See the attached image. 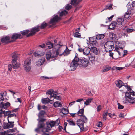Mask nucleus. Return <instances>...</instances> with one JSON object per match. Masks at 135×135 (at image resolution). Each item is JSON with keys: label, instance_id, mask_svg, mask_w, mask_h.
<instances>
[{"label": "nucleus", "instance_id": "obj_31", "mask_svg": "<svg viewBox=\"0 0 135 135\" xmlns=\"http://www.w3.org/2000/svg\"><path fill=\"white\" fill-rule=\"evenodd\" d=\"M46 44L49 49H51L53 48V44L50 41H48L46 42Z\"/></svg>", "mask_w": 135, "mask_h": 135}, {"label": "nucleus", "instance_id": "obj_63", "mask_svg": "<svg viewBox=\"0 0 135 135\" xmlns=\"http://www.w3.org/2000/svg\"><path fill=\"white\" fill-rule=\"evenodd\" d=\"M40 79H41L42 80L43 79H49V78L48 77H47L46 76H41L40 77Z\"/></svg>", "mask_w": 135, "mask_h": 135}, {"label": "nucleus", "instance_id": "obj_40", "mask_svg": "<svg viewBox=\"0 0 135 135\" xmlns=\"http://www.w3.org/2000/svg\"><path fill=\"white\" fill-rule=\"evenodd\" d=\"M74 37H76L81 38L80 33L78 32H75L74 33Z\"/></svg>", "mask_w": 135, "mask_h": 135}, {"label": "nucleus", "instance_id": "obj_34", "mask_svg": "<svg viewBox=\"0 0 135 135\" xmlns=\"http://www.w3.org/2000/svg\"><path fill=\"white\" fill-rule=\"evenodd\" d=\"M80 119L84 123H86L87 121V118L84 115H83L81 116Z\"/></svg>", "mask_w": 135, "mask_h": 135}, {"label": "nucleus", "instance_id": "obj_28", "mask_svg": "<svg viewBox=\"0 0 135 135\" xmlns=\"http://www.w3.org/2000/svg\"><path fill=\"white\" fill-rule=\"evenodd\" d=\"M13 131V130L12 129L8 130L7 131L0 133V135H8V133L12 132Z\"/></svg>", "mask_w": 135, "mask_h": 135}, {"label": "nucleus", "instance_id": "obj_50", "mask_svg": "<svg viewBox=\"0 0 135 135\" xmlns=\"http://www.w3.org/2000/svg\"><path fill=\"white\" fill-rule=\"evenodd\" d=\"M53 97L54 99H56L58 100H60L61 99V98L59 96L56 95H53Z\"/></svg>", "mask_w": 135, "mask_h": 135}, {"label": "nucleus", "instance_id": "obj_11", "mask_svg": "<svg viewBox=\"0 0 135 135\" xmlns=\"http://www.w3.org/2000/svg\"><path fill=\"white\" fill-rule=\"evenodd\" d=\"M10 38V37L7 36L2 38L1 39V41L2 43L5 44L13 42V40L9 41Z\"/></svg>", "mask_w": 135, "mask_h": 135}, {"label": "nucleus", "instance_id": "obj_47", "mask_svg": "<svg viewBox=\"0 0 135 135\" xmlns=\"http://www.w3.org/2000/svg\"><path fill=\"white\" fill-rule=\"evenodd\" d=\"M30 31L28 30H26L23 31L21 32V34L22 35H25L28 33Z\"/></svg>", "mask_w": 135, "mask_h": 135}, {"label": "nucleus", "instance_id": "obj_61", "mask_svg": "<svg viewBox=\"0 0 135 135\" xmlns=\"http://www.w3.org/2000/svg\"><path fill=\"white\" fill-rule=\"evenodd\" d=\"M131 5L132 7L133 8V9L135 8V1L132 2Z\"/></svg>", "mask_w": 135, "mask_h": 135}, {"label": "nucleus", "instance_id": "obj_45", "mask_svg": "<svg viewBox=\"0 0 135 135\" xmlns=\"http://www.w3.org/2000/svg\"><path fill=\"white\" fill-rule=\"evenodd\" d=\"M46 47V45L44 44H42L41 45H39L38 47V48H42V49H42L43 50V49L45 48Z\"/></svg>", "mask_w": 135, "mask_h": 135}, {"label": "nucleus", "instance_id": "obj_15", "mask_svg": "<svg viewBox=\"0 0 135 135\" xmlns=\"http://www.w3.org/2000/svg\"><path fill=\"white\" fill-rule=\"evenodd\" d=\"M10 103L8 102L4 103H3V102H1L0 104V107L1 109H6L8 107L10 106Z\"/></svg>", "mask_w": 135, "mask_h": 135}, {"label": "nucleus", "instance_id": "obj_37", "mask_svg": "<svg viewBox=\"0 0 135 135\" xmlns=\"http://www.w3.org/2000/svg\"><path fill=\"white\" fill-rule=\"evenodd\" d=\"M131 93L130 92H126L125 94V97L126 98V100L127 101V100L129 99L130 97H131Z\"/></svg>", "mask_w": 135, "mask_h": 135}, {"label": "nucleus", "instance_id": "obj_48", "mask_svg": "<svg viewBox=\"0 0 135 135\" xmlns=\"http://www.w3.org/2000/svg\"><path fill=\"white\" fill-rule=\"evenodd\" d=\"M112 9V6L111 4L107 5L106 7L104 9Z\"/></svg>", "mask_w": 135, "mask_h": 135}, {"label": "nucleus", "instance_id": "obj_49", "mask_svg": "<svg viewBox=\"0 0 135 135\" xmlns=\"http://www.w3.org/2000/svg\"><path fill=\"white\" fill-rule=\"evenodd\" d=\"M47 24L46 23L44 22L41 24L40 27V28L41 29L44 28L47 26Z\"/></svg>", "mask_w": 135, "mask_h": 135}, {"label": "nucleus", "instance_id": "obj_24", "mask_svg": "<svg viewBox=\"0 0 135 135\" xmlns=\"http://www.w3.org/2000/svg\"><path fill=\"white\" fill-rule=\"evenodd\" d=\"M91 51L96 55L98 54V49L94 46H92L91 48Z\"/></svg>", "mask_w": 135, "mask_h": 135}, {"label": "nucleus", "instance_id": "obj_32", "mask_svg": "<svg viewBox=\"0 0 135 135\" xmlns=\"http://www.w3.org/2000/svg\"><path fill=\"white\" fill-rule=\"evenodd\" d=\"M126 101L128 102L129 103L133 104L135 103V98H133L132 97H130L128 100Z\"/></svg>", "mask_w": 135, "mask_h": 135}, {"label": "nucleus", "instance_id": "obj_64", "mask_svg": "<svg viewBox=\"0 0 135 135\" xmlns=\"http://www.w3.org/2000/svg\"><path fill=\"white\" fill-rule=\"evenodd\" d=\"M114 16V15H112L110 17L108 18V20L109 22L110 21L112 20V18Z\"/></svg>", "mask_w": 135, "mask_h": 135}, {"label": "nucleus", "instance_id": "obj_14", "mask_svg": "<svg viewBox=\"0 0 135 135\" xmlns=\"http://www.w3.org/2000/svg\"><path fill=\"white\" fill-rule=\"evenodd\" d=\"M77 124L80 127L81 130H83L84 129V122L80 119L77 120Z\"/></svg>", "mask_w": 135, "mask_h": 135}, {"label": "nucleus", "instance_id": "obj_17", "mask_svg": "<svg viewBox=\"0 0 135 135\" xmlns=\"http://www.w3.org/2000/svg\"><path fill=\"white\" fill-rule=\"evenodd\" d=\"M42 103L44 104H46L49 103H53V100H50L49 98L42 99L41 100Z\"/></svg>", "mask_w": 135, "mask_h": 135}, {"label": "nucleus", "instance_id": "obj_21", "mask_svg": "<svg viewBox=\"0 0 135 135\" xmlns=\"http://www.w3.org/2000/svg\"><path fill=\"white\" fill-rule=\"evenodd\" d=\"M57 123H56V122H55L54 121H51V122L47 126L48 127L50 126L51 128L54 127L55 125H58L59 124V121L58 120H57Z\"/></svg>", "mask_w": 135, "mask_h": 135}, {"label": "nucleus", "instance_id": "obj_36", "mask_svg": "<svg viewBox=\"0 0 135 135\" xmlns=\"http://www.w3.org/2000/svg\"><path fill=\"white\" fill-rule=\"evenodd\" d=\"M64 56H65L68 55L70 53V50L66 47V49H65L64 47Z\"/></svg>", "mask_w": 135, "mask_h": 135}, {"label": "nucleus", "instance_id": "obj_23", "mask_svg": "<svg viewBox=\"0 0 135 135\" xmlns=\"http://www.w3.org/2000/svg\"><path fill=\"white\" fill-rule=\"evenodd\" d=\"M10 112L9 111V112H5V113H4V115H8L7 118V119H9L11 117H15L16 116V115L15 113H13L12 114H10Z\"/></svg>", "mask_w": 135, "mask_h": 135}, {"label": "nucleus", "instance_id": "obj_39", "mask_svg": "<svg viewBox=\"0 0 135 135\" xmlns=\"http://www.w3.org/2000/svg\"><path fill=\"white\" fill-rule=\"evenodd\" d=\"M131 13V12L130 11H128L124 15V17L126 18H129L130 16V13Z\"/></svg>", "mask_w": 135, "mask_h": 135}, {"label": "nucleus", "instance_id": "obj_16", "mask_svg": "<svg viewBox=\"0 0 135 135\" xmlns=\"http://www.w3.org/2000/svg\"><path fill=\"white\" fill-rule=\"evenodd\" d=\"M46 119L44 118H41L39 121L38 124V127L39 128H43L45 124L44 122L45 121Z\"/></svg>", "mask_w": 135, "mask_h": 135}, {"label": "nucleus", "instance_id": "obj_2", "mask_svg": "<svg viewBox=\"0 0 135 135\" xmlns=\"http://www.w3.org/2000/svg\"><path fill=\"white\" fill-rule=\"evenodd\" d=\"M12 65L13 68L14 69H17L20 66V64L17 62L18 55L17 54L14 53H12Z\"/></svg>", "mask_w": 135, "mask_h": 135}, {"label": "nucleus", "instance_id": "obj_22", "mask_svg": "<svg viewBox=\"0 0 135 135\" xmlns=\"http://www.w3.org/2000/svg\"><path fill=\"white\" fill-rule=\"evenodd\" d=\"M45 61V59L42 58L41 59H39L37 62V65L38 66H40L43 65Z\"/></svg>", "mask_w": 135, "mask_h": 135}, {"label": "nucleus", "instance_id": "obj_41", "mask_svg": "<svg viewBox=\"0 0 135 135\" xmlns=\"http://www.w3.org/2000/svg\"><path fill=\"white\" fill-rule=\"evenodd\" d=\"M45 113V111H44L42 110L40 111L38 114V116L39 118L42 117L43 115Z\"/></svg>", "mask_w": 135, "mask_h": 135}, {"label": "nucleus", "instance_id": "obj_38", "mask_svg": "<svg viewBox=\"0 0 135 135\" xmlns=\"http://www.w3.org/2000/svg\"><path fill=\"white\" fill-rule=\"evenodd\" d=\"M68 13V12L64 10L61 12L60 14V17H62L64 16H65Z\"/></svg>", "mask_w": 135, "mask_h": 135}, {"label": "nucleus", "instance_id": "obj_27", "mask_svg": "<svg viewBox=\"0 0 135 135\" xmlns=\"http://www.w3.org/2000/svg\"><path fill=\"white\" fill-rule=\"evenodd\" d=\"M82 0H71V5L76 6Z\"/></svg>", "mask_w": 135, "mask_h": 135}, {"label": "nucleus", "instance_id": "obj_19", "mask_svg": "<svg viewBox=\"0 0 135 135\" xmlns=\"http://www.w3.org/2000/svg\"><path fill=\"white\" fill-rule=\"evenodd\" d=\"M90 50L91 49L88 47H85L83 49V54L86 56L90 54Z\"/></svg>", "mask_w": 135, "mask_h": 135}, {"label": "nucleus", "instance_id": "obj_3", "mask_svg": "<svg viewBox=\"0 0 135 135\" xmlns=\"http://www.w3.org/2000/svg\"><path fill=\"white\" fill-rule=\"evenodd\" d=\"M104 47L105 50L107 52H110L114 47V42L112 41H107L105 43Z\"/></svg>", "mask_w": 135, "mask_h": 135}, {"label": "nucleus", "instance_id": "obj_18", "mask_svg": "<svg viewBox=\"0 0 135 135\" xmlns=\"http://www.w3.org/2000/svg\"><path fill=\"white\" fill-rule=\"evenodd\" d=\"M115 84L119 88L121 87L124 85V83L122 81L119 80H118L115 81Z\"/></svg>", "mask_w": 135, "mask_h": 135}, {"label": "nucleus", "instance_id": "obj_56", "mask_svg": "<svg viewBox=\"0 0 135 135\" xmlns=\"http://www.w3.org/2000/svg\"><path fill=\"white\" fill-rule=\"evenodd\" d=\"M12 67L11 64H9L8 65V70L9 71H11L12 69Z\"/></svg>", "mask_w": 135, "mask_h": 135}, {"label": "nucleus", "instance_id": "obj_43", "mask_svg": "<svg viewBox=\"0 0 135 135\" xmlns=\"http://www.w3.org/2000/svg\"><path fill=\"white\" fill-rule=\"evenodd\" d=\"M90 44L92 46H95L96 47H98L99 46L98 43L96 40L93 41Z\"/></svg>", "mask_w": 135, "mask_h": 135}, {"label": "nucleus", "instance_id": "obj_51", "mask_svg": "<svg viewBox=\"0 0 135 135\" xmlns=\"http://www.w3.org/2000/svg\"><path fill=\"white\" fill-rule=\"evenodd\" d=\"M89 42L90 44L93 42V41H94L96 40H95V38L94 39V38L93 37H90L89 38Z\"/></svg>", "mask_w": 135, "mask_h": 135}, {"label": "nucleus", "instance_id": "obj_1", "mask_svg": "<svg viewBox=\"0 0 135 135\" xmlns=\"http://www.w3.org/2000/svg\"><path fill=\"white\" fill-rule=\"evenodd\" d=\"M56 46L58 48L56 50H50L46 52V58L48 60L51 61L53 58L56 57L58 55H64V47L59 44Z\"/></svg>", "mask_w": 135, "mask_h": 135}, {"label": "nucleus", "instance_id": "obj_62", "mask_svg": "<svg viewBox=\"0 0 135 135\" xmlns=\"http://www.w3.org/2000/svg\"><path fill=\"white\" fill-rule=\"evenodd\" d=\"M70 114L71 115V116L73 117H74L76 116L77 113H70Z\"/></svg>", "mask_w": 135, "mask_h": 135}, {"label": "nucleus", "instance_id": "obj_9", "mask_svg": "<svg viewBox=\"0 0 135 135\" xmlns=\"http://www.w3.org/2000/svg\"><path fill=\"white\" fill-rule=\"evenodd\" d=\"M39 26H38L37 27L32 28L31 30V32L27 35V37L32 36L35 35L36 32H38L40 30Z\"/></svg>", "mask_w": 135, "mask_h": 135}, {"label": "nucleus", "instance_id": "obj_25", "mask_svg": "<svg viewBox=\"0 0 135 135\" xmlns=\"http://www.w3.org/2000/svg\"><path fill=\"white\" fill-rule=\"evenodd\" d=\"M124 19L122 18H119L117 20V24L118 25H122L123 24Z\"/></svg>", "mask_w": 135, "mask_h": 135}, {"label": "nucleus", "instance_id": "obj_33", "mask_svg": "<svg viewBox=\"0 0 135 135\" xmlns=\"http://www.w3.org/2000/svg\"><path fill=\"white\" fill-rule=\"evenodd\" d=\"M84 110L82 109H80L77 113V115L79 116H81L83 115L84 113Z\"/></svg>", "mask_w": 135, "mask_h": 135}, {"label": "nucleus", "instance_id": "obj_42", "mask_svg": "<svg viewBox=\"0 0 135 135\" xmlns=\"http://www.w3.org/2000/svg\"><path fill=\"white\" fill-rule=\"evenodd\" d=\"M61 112L64 114H68L69 112L66 108H62L61 109Z\"/></svg>", "mask_w": 135, "mask_h": 135}, {"label": "nucleus", "instance_id": "obj_6", "mask_svg": "<svg viewBox=\"0 0 135 135\" xmlns=\"http://www.w3.org/2000/svg\"><path fill=\"white\" fill-rule=\"evenodd\" d=\"M24 66L25 70L26 72H29L31 68V64L30 58L27 59L25 61Z\"/></svg>", "mask_w": 135, "mask_h": 135}, {"label": "nucleus", "instance_id": "obj_60", "mask_svg": "<svg viewBox=\"0 0 135 135\" xmlns=\"http://www.w3.org/2000/svg\"><path fill=\"white\" fill-rule=\"evenodd\" d=\"M5 113V112L4 111H3L2 110H0V117H1L2 116V114H4Z\"/></svg>", "mask_w": 135, "mask_h": 135}, {"label": "nucleus", "instance_id": "obj_53", "mask_svg": "<svg viewBox=\"0 0 135 135\" xmlns=\"http://www.w3.org/2000/svg\"><path fill=\"white\" fill-rule=\"evenodd\" d=\"M3 93H0V101L3 100Z\"/></svg>", "mask_w": 135, "mask_h": 135}, {"label": "nucleus", "instance_id": "obj_29", "mask_svg": "<svg viewBox=\"0 0 135 135\" xmlns=\"http://www.w3.org/2000/svg\"><path fill=\"white\" fill-rule=\"evenodd\" d=\"M93 100V98H90L86 100L84 104L86 105H87L90 104L91 102V100Z\"/></svg>", "mask_w": 135, "mask_h": 135}, {"label": "nucleus", "instance_id": "obj_52", "mask_svg": "<svg viewBox=\"0 0 135 135\" xmlns=\"http://www.w3.org/2000/svg\"><path fill=\"white\" fill-rule=\"evenodd\" d=\"M117 104L118 105V108L119 109H122L124 108V106L121 105L119 103H118Z\"/></svg>", "mask_w": 135, "mask_h": 135}, {"label": "nucleus", "instance_id": "obj_57", "mask_svg": "<svg viewBox=\"0 0 135 135\" xmlns=\"http://www.w3.org/2000/svg\"><path fill=\"white\" fill-rule=\"evenodd\" d=\"M102 109V106L100 105H99L97 107V109L98 112L100 111Z\"/></svg>", "mask_w": 135, "mask_h": 135}, {"label": "nucleus", "instance_id": "obj_46", "mask_svg": "<svg viewBox=\"0 0 135 135\" xmlns=\"http://www.w3.org/2000/svg\"><path fill=\"white\" fill-rule=\"evenodd\" d=\"M108 113L106 112L103 113V118L104 120H106L107 119V117L108 115Z\"/></svg>", "mask_w": 135, "mask_h": 135}, {"label": "nucleus", "instance_id": "obj_4", "mask_svg": "<svg viewBox=\"0 0 135 135\" xmlns=\"http://www.w3.org/2000/svg\"><path fill=\"white\" fill-rule=\"evenodd\" d=\"M79 58L76 57L74 58L70 64V70L74 71L75 70L78 66L79 65Z\"/></svg>", "mask_w": 135, "mask_h": 135}, {"label": "nucleus", "instance_id": "obj_54", "mask_svg": "<svg viewBox=\"0 0 135 135\" xmlns=\"http://www.w3.org/2000/svg\"><path fill=\"white\" fill-rule=\"evenodd\" d=\"M71 7H72V6L71 5H70L69 4H68L66 6L65 8L66 9L69 10L71 8Z\"/></svg>", "mask_w": 135, "mask_h": 135}, {"label": "nucleus", "instance_id": "obj_12", "mask_svg": "<svg viewBox=\"0 0 135 135\" xmlns=\"http://www.w3.org/2000/svg\"><path fill=\"white\" fill-rule=\"evenodd\" d=\"M22 36L20 34H18L16 33H14L12 36L11 39L13 40V41L15 40L18 38H21Z\"/></svg>", "mask_w": 135, "mask_h": 135}, {"label": "nucleus", "instance_id": "obj_7", "mask_svg": "<svg viewBox=\"0 0 135 135\" xmlns=\"http://www.w3.org/2000/svg\"><path fill=\"white\" fill-rule=\"evenodd\" d=\"M79 66L81 67H86L89 64V61L85 59H79Z\"/></svg>", "mask_w": 135, "mask_h": 135}, {"label": "nucleus", "instance_id": "obj_30", "mask_svg": "<svg viewBox=\"0 0 135 135\" xmlns=\"http://www.w3.org/2000/svg\"><path fill=\"white\" fill-rule=\"evenodd\" d=\"M54 106L55 107H62V104L60 103L58 101H57L55 102L53 104Z\"/></svg>", "mask_w": 135, "mask_h": 135}, {"label": "nucleus", "instance_id": "obj_58", "mask_svg": "<svg viewBox=\"0 0 135 135\" xmlns=\"http://www.w3.org/2000/svg\"><path fill=\"white\" fill-rule=\"evenodd\" d=\"M97 124V126L98 127H101L102 126V123L101 122H99Z\"/></svg>", "mask_w": 135, "mask_h": 135}, {"label": "nucleus", "instance_id": "obj_20", "mask_svg": "<svg viewBox=\"0 0 135 135\" xmlns=\"http://www.w3.org/2000/svg\"><path fill=\"white\" fill-rule=\"evenodd\" d=\"M117 25V23L115 22H112L109 25L108 28L109 29L113 30L116 27Z\"/></svg>", "mask_w": 135, "mask_h": 135}, {"label": "nucleus", "instance_id": "obj_26", "mask_svg": "<svg viewBox=\"0 0 135 135\" xmlns=\"http://www.w3.org/2000/svg\"><path fill=\"white\" fill-rule=\"evenodd\" d=\"M54 92V90L53 89H51L48 90L46 93V94L48 95H50V98L51 99L53 97V95H52L53 93Z\"/></svg>", "mask_w": 135, "mask_h": 135}, {"label": "nucleus", "instance_id": "obj_59", "mask_svg": "<svg viewBox=\"0 0 135 135\" xmlns=\"http://www.w3.org/2000/svg\"><path fill=\"white\" fill-rule=\"evenodd\" d=\"M111 68L110 67L107 68H106L104 69L103 71L104 72H106L108 71L111 69Z\"/></svg>", "mask_w": 135, "mask_h": 135}, {"label": "nucleus", "instance_id": "obj_10", "mask_svg": "<svg viewBox=\"0 0 135 135\" xmlns=\"http://www.w3.org/2000/svg\"><path fill=\"white\" fill-rule=\"evenodd\" d=\"M8 122L7 123H4L3 124V127L4 129L12 128L13 127L14 122H10L8 119Z\"/></svg>", "mask_w": 135, "mask_h": 135}, {"label": "nucleus", "instance_id": "obj_13", "mask_svg": "<svg viewBox=\"0 0 135 135\" xmlns=\"http://www.w3.org/2000/svg\"><path fill=\"white\" fill-rule=\"evenodd\" d=\"M52 19H51L50 22V23L54 24L60 19V18L57 15H54Z\"/></svg>", "mask_w": 135, "mask_h": 135}, {"label": "nucleus", "instance_id": "obj_35", "mask_svg": "<svg viewBox=\"0 0 135 135\" xmlns=\"http://www.w3.org/2000/svg\"><path fill=\"white\" fill-rule=\"evenodd\" d=\"M104 37V34H100L96 35V38L98 40H101L103 39Z\"/></svg>", "mask_w": 135, "mask_h": 135}, {"label": "nucleus", "instance_id": "obj_8", "mask_svg": "<svg viewBox=\"0 0 135 135\" xmlns=\"http://www.w3.org/2000/svg\"><path fill=\"white\" fill-rule=\"evenodd\" d=\"M45 54L43 50L41 48H37L36 51L34 53V55L35 57H40L42 56Z\"/></svg>", "mask_w": 135, "mask_h": 135}, {"label": "nucleus", "instance_id": "obj_55", "mask_svg": "<svg viewBox=\"0 0 135 135\" xmlns=\"http://www.w3.org/2000/svg\"><path fill=\"white\" fill-rule=\"evenodd\" d=\"M133 29L131 28H127L126 31L128 33H130L133 31Z\"/></svg>", "mask_w": 135, "mask_h": 135}, {"label": "nucleus", "instance_id": "obj_5", "mask_svg": "<svg viewBox=\"0 0 135 135\" xmlns=\"http://www.w3.org/2000/svg\"><path fill=\"white\" fill-rule=\"evenodd\" d=\"M124 47V45L122 43L119 42L115 45V49L120 55H121L123 53V49Z\"/></svg>", "mask_w": 135, "mask_h": 135}, {"label": "nucleus", "instance_id": "obj_44", "mask_svg": "<svg viewBox=\"0 0 135 135\" xmlns=\"http://www.w3.org/2000/svg\"><path fill=\"white\" fill-rule=\"evenodd\" d=\"M67 121L71 125L75 126V122L71 120L70 119L69 120H67Z\"/></svg>", "mask_w": 135, "mask_h": 135}]
</instances>
